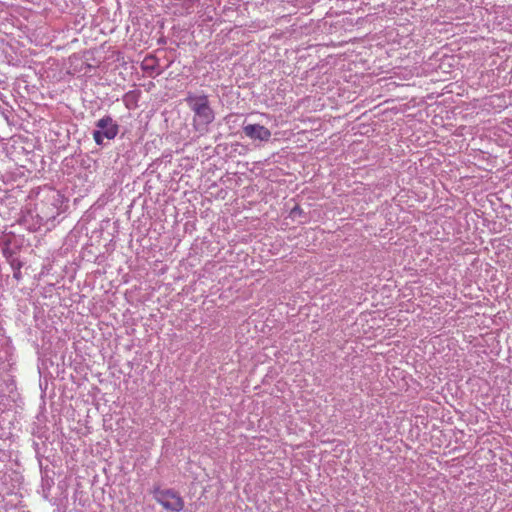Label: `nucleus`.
Listing matches in <instances>:
<instances>
[{
	"label": "nucleus",
	"instance_id": "1",
	"mask_svg": "<svg viewBox=\"0 0 512 512\" xmlns=\"http://www.w3.org/2000/svg\"><path fill=\"white\" fill-rule=\"evenodd\" d=\"M189 108L193 111V127L194 129L204 134L208 131V126L215 119L213 109L210 107L208 97L206 95L188 94L185 99Z\"/></svg>",
	"mask_w": 512,
	"mask_h": 512
},
{
	"label": "nucleus",
	"instance_id": "2",
	"mask_svg": "<svg viewBox=\"0 0 512 512\" xmlns=\"http://www.w3.org/2000/svg\"><path fill=\"white\" fill-rule=\"evenodd\" d=\"M93 131V139L97 145H104V139L112 140L119 132V125L110 116L99 119Z\"/></svg>",
	"mask_w": 512,
	"mask_h": 512
},
{
	"label": "nucleus",
	"instance_id": "3",
	"mask_svg": "<svg viewBox=\"0 0 512 512\" xmlns=\"http://www.w3.org/2000/svg\"><path fill=\"white\" fill-rule=\"evenodd\" d=\"M155 500L160 503L165 509L179 512L184 507L182 498L172 490H156L154 492Z\"/></svg>",
	"mask_w": 512,
	"mask_h": 512
},
{
	"label": "nucleus",
	"instance_id": "4",
	"mask_svg": "<svg viewBox=\"0 0 512 512\" xmlns=\"http://www.w3.org/2000/svg\"><path fill=\"white\" fill-rule=\"evenodd\" d=\"M244 134L252 140L268 141L271 131L260 124H247L243 126Z\"/></svg>",
	"mask_w": 512,
	"mask_h": 512
},
{
	"label": "nucleus",
	"instance_id": "5",
	"mask_svg": "<svg viewBox=\"0 0 512 512\" xmlns=\"http://www.w3.org/2000/svg\"><path fill=\"white\" fill-rule=\"evenodd\" d=\"M156 58L153 56L146 57L142 63V69L146 72H152L156 66Z\"/></svg>",
	"mask_w": 512,
	"mask_h": 512
},
{
	"label": "nucleus",
	"instance_id": "6",
	"mask_svg": "<svg viewBox=\"0 0 512 512\" xmlns=\"http://www.w3.org/2000/svg\"><path fill=\"white\" fill-rule=\"evenodd\" d=\"M198 0H183L182 7L189 12Z\"/></svg>",
	"mask_w": 512,
	"mask_h": 512
},
{
	"label": "nucleus",
	"instance_id": "7",
	"mask_svg": "<svg viewBox=\"0 0 512 512\" xmlns=\"http://www.w3.org/2000/svg\"><path fill=\"white\" fill-rule=\"evenodd\" d=\"M297 212H299V207H295L294 209H292L291 215H294Z\"/></svg>",
	"mask_w": 512,
	"mask_h": 512
}]
</instances>
